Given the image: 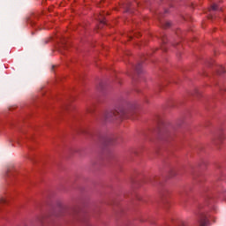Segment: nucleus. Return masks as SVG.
Returning <instances> with one entry per match:
<instances>
[{"mask_svg": "<svg viewBox=\"0 0 226 226\" xmlns=\"http://www.w3.org/2000/svg\"><path fill=\"white\" fill-rule=\"evenodd\" d=\"M200 226H209V220L204 218L200 222Z\"/></svg>", "mask_w": 226, "mask_h": 226, "instance_id": "f257e3e1", "label": "nucleus"}, {"mask_svg": "<svg viewBox=\"0 0 226 226\" xmlns=\"http://www.w3.org/2000/svg\"><path fill=\"white\" fill-rule=\"evenodd\" d=\"M212 10H216V5H213Z\"/></svg>", "mask_w": 226, "mask_h": 226, "instance_id": "f03ea898", "label": "nucleus"}]
</instances>
